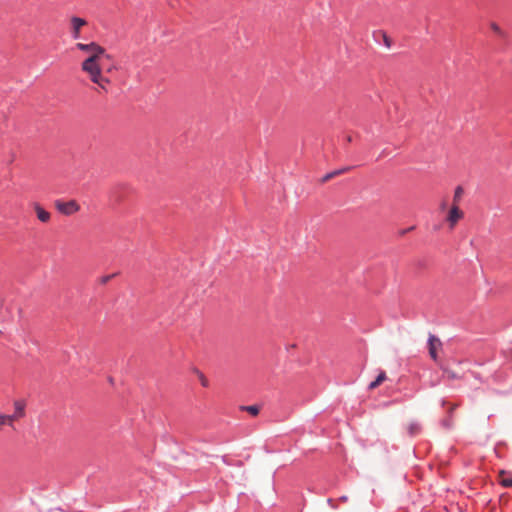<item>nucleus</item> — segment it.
I'll return each mask as SVG.
<instances>
[{
    "label": "nucleus",
    "instance_id": "nucleus-19",
    "mask_svg": "<svg viewBox=\"0 0 512 512\" xmlns=\"http://www.w3.org/2000/svg\"><path fill=\"white\" fill-rule=\"evenodd\" d=\"M446 207H447V203H446V201H443V202L441 203V205H440V208H441L442 210H445V209H446Z\"/></svg>",
    "mask_w": 512,
    "mask_h": 512
},
{
    "label": "nucleus",
    "instance_id": "nucleus-18",
    "mask_svg": "<svg viewBox=\"0 0 512 512\" xmlns=\"http://www.w3.org/2000/svg\"><path fill=\"white\" fill-rule=\"evenodd\" d=\"M113 277V275H108V276H105L102 280L103 283H106L108 282L111 278Z\"/></svg>",
    "mask_w": 512,
    "mask_h": 512
},
{
    "label": "nucleus",
    "instance_id": "nucleus-4",
    "mask_svg": "<svg viewBox=\"0 0 512 512\" xmlns=\"http://www.w3.org/2000/svg\"><path fill=\"white\" fill-rule=\"evenodd\" d=\"M55 208L65 216H71L80 210V205L76 200L62 201L56 200L54 202Z\"/></svg>",
    "mask_w": 512,
    "mask_h": 512
},
{
    "label": "nucleus",
    "instance_id": "nucleus-6",
    "mask_svg": "<svg viewBox=\"0 0 512 512\" xmlns=\"http://www.w3.org/2000/svg\"><path fill=\"white\" fill-rule=\"evenodd\" d=\"M87 25V21L83 18L72 16L70 18V30L73 39L80 38L81 29Z\"/></svg>",
    "mask_w": 512,
    "mask_h": 512
},
{
    "label": "nucleus",
    "instance_id": "nucleus-9",
    "mask_svg": "<svg viewBox=\"0 0 512 512\" xmlns=\"http://www.w3.org/2000/svg\"><path fill=\"white\" fill-rule=\"evenodd\" d=\"M500 483L505 487H512V473L501 471L499 474Z\"/></svg>",
    "mask_w": 512,
    "mask_h": 512
},
{
    "label": "nucleus",
    "instance_id": "nucleus-20",
    "mask_svg": "<svg viewBox=\"0 0 512 512\" xmlns=\"http://www.w3.org/2000/svg\"><path fill=\"white\" fill-rule=\"evenodd\" d=\"M342 501H346L347 500V497L346 496H343L340 498Z\"/></svg>",
    "mask_w": 512,
    "mask_h": 512
},
{
    "label": "nucleus",
    "instance_id": "nucleus-3",
    "mask_svg": "<svg viewBox=\"0 0 512 512\" xmlns=\"http://www.w3.org/2000/svg\"><path fill=\"white\" fill-rule=\"evenodd\" d=\"M15 415H5L0 413V431L4 425L12 426L13 422L25 415V405L21 401L14 403Z\"/></svg>",
    "mask_w": 512,
    "mask_h": 512
},
{
    "label": "nucleus",
    "instance_id": "nucleus-11",
    "mask_svg": "<svg viewBox=\"0 0 512 512\" xmlns=\"http://www.w3.org/2000/svg\"><path fill=\"white\" fill-rule=\"evenodd\" d=\"M464 190L461 186H457L454 191V197H453V204L458 205L462 196H463Z\"/></svg>",
    "mask_w": 512,
    "mask_h": 512
},
{
    "label": "nucleus",
    "instance_id": "nucleus-5",
    "mask_svg": "<svg viewBox=\"0 0 512 512\" xmlns=\"http://www.w3.org/2000/svg\"><path fill=\"white\" fill-rule=\"evenodd\" d=\"M442 341L436 337L435 335L430 334L428 338V350L430 357L437 362L438 361V353L442 351Z\"/></svg>",
    "mask_w": 512,
    "mask_h": 512
},
{
    "label": "nucleus",
    "instance_id": "nucleus-13",
    "mask_svg": "<svg viewBox=\"0 0 512 512\" xmlns=\"http://www.w3.org/2000/svg\"><path fill=\"white\" fill-rule=\"evenodd\" d=\"M242 409L247 411L248 413H250L253 416H257L259 414V411H260L259 407L256 406V405L244 406V407H242Z\"/></svg>",
    "mask_w": 512,
    "mask_h": 512
},
{
    "label": "nucleus",
    "instance_id": "nucleus-1",
    "mask_svg": "<svg viewBox=\"0 0 512 512\" xmlns=\"http://www.w3.org/2000/svg\"><path fill=\"white\" fill-rule=\"evenodd\" d=\"M81 70L87 75L92 83L99 87L101 91H108V86L111 84V81L103 75L100 59L86 58L81 63Z\"/></svg>",
    "mask_w": 512,
    "mask_h": 512
},
{
    "label": "nucleus",
    "instance_id": "nucleus-17",
    "mask_svg": "<svg viewBox=\"0 0 512 512\" xmlns=\"http://www.w3.org/2000/svg\"><path fill=\"white\" fill-rule=\"evenodd\" d=\"M409 430H410V433L413 434L415 432L418 431V426L416 424H412L410 427H409Z\"/></svg>",
    "mask_w": 512,
    "mask_h": 512
},
{
    "label": "nucleus",
    "instance_id": "nucleus-15",
    "mask_svg": "<svg viewBox=\"0 0 512 512\" xmlns=\"http://www.w3.org/2000/svg\"><path fill=\"white\" fill-rule=\"evenodd\" d=\"M490 27H491V29H492L495 33H497V34H499V35H503V31L501 30V28H500L496 23H491Z\"/></svg>",
    "mask_w": 512,
    "mask_h": 512
},
{
    "label": "nucleus",
    "instance_id": "nucleus-2",
    "mask_svg": "<svg viewBox=\"0 0 512 512\" xmlns=\"http://www.w3.org/2000/svg\"><path fill=\"white\" fill-rule=\"evenodd\" d=\"M76 48L80 51L86 52L88 54L87 58L101 59L105 55V49L96 42H91L89 44L77 43Z\"/></svg>",
    "mask_w": 512,
    "mask_h": 512
},
{
    "label": "nucleus",
    "instance_id": "nucleus-10",
    "mask_svg": "<svg viewBox=\"0 0 512 512\" xmlns=\"http://www.w3.org/2000/svg\"><path fill=\"white\" fill-rule=\"evenodd\" d=\"M386 380V373L384 371H381L377 378L369 384V389L373 390L377 388L379 385H381Z\"/></svg>",
    "mask_w": 512,
    "mask_h": 512
},
{
    "label": "nucleus",
    "instance_id": "nucleus-14",
    "mask_svg": "<svg viewBox=\"0 0 512 512\" xmlns=\"http://www.w3.org/2000/svg\"><path fill=\"white\" fill-rule=\"evenodd\" d=\"M197 376H198V379L203 387L209 386V381L202 372L197 371Z\"/></svg>",
    "mask_w": 512,
    "mask_h": 512
},
{
    "label": "nucleus",
    "instance_id": "nucleus-7",
    "mask_svg": "<svg viewBox=\"0 0 512 512\" xmlns=\"http://www.w3.org/2000/svg\"><path fill=\"white\" fill-rule=\"evenodd\" d=\"M464 216L463 212L460 210L459 206L456 204H453L451 207L448 216L447 221L450 225V228H454V226L457 224V222L462 219Z\"/></svg>",
    "mask_w": 512,
    "mask_h": 512
},
{
    "label": "nucleus",
    "instance_id": "nucleus-8",
    "mask_svg": "<svg viewBox=\"0 0 512 512\" xmlns=\"http://www.w3.org/2000/svg\"><path fill=\"white\" fill-rule=\"evenodd\" d=\"M34 210L39 221L43 223H47L50 221L51 214L48 211H46L43 207H41L39 204L34 205Z\"/></svg>",
    "mask_w": 512,
    "mask_h": 512
},
{
    "label": "nucleus",
    "instance_id": "nucleus-12",
    "mask_svg": "<svg viewBox=\"0 0 512 512\" xmlns=\"http://www.w3.org/2000/svg\"><path fill=\"white\" fill-rule=\"evenodd\" d=\"M348 170H349V168H344V169H341V170H337V171H334V172L328 173V174H326V175L323 177L322 181H323V182H326V181H328V180L332 179L334 176L340 175L341 173H343V172H345V171H348Z\"/></svg>",
    "mask_w": 512,
    "mask_h": 512
},
{
    "label": "nucleus",
    "instance_id": "nucleus-16",
    "mask_svg": "<svg viewBox=\"0 0 512 512\" xmlns=\"http://www.w3.org/2000/svg\"><path fill=\"white\" fill-rule=\"evenodd\" d=\"M444 374L447 376L448 379H455L456 378V374L453 371H451V370L444 369Z\"/></svg>",
    "mask_w": 512,
    "mask_h": 512
}]
</instances>
